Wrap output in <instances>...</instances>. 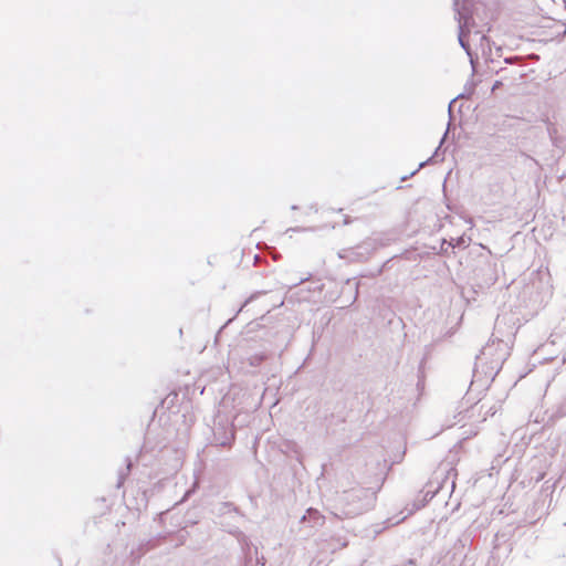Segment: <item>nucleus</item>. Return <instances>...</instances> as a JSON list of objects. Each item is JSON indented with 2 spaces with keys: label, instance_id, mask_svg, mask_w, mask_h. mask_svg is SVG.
I'll return each instance as SVG.
<instances>
[{
  "label": "nucleus",
  "instance_id": "16",
  "mask_svg": "<svg viewBox=\"0 0 566 566\" xmlns=\"http://www.w3.org/2000/svg\"><path fill=\"white\" fill-rule=\"evenodd\" d=\"M300 228H290L287 231H300Z\"/></svg>",
  "mask_w": 566,
  "mask_h": 566
},
{
  "label": "nucleus",
  "instance_id": "3",
  "mask_svg": "<svg viewBox=\"0 0 566 566\" xmlns=\"http://www.w3.org/2000/svg\"><path fill=\"white\" fill-rule=\"evenodd\" d=\"M494 343L484 346L476 356L475 366L473 369V378L471 381L472 387L488 388L494 380L504 363V353L493 357Z\"/></svg>",
  "mask_w": 566,
  "mask_h": 566
},
{
  "label": "nucleus",
  "instance_id": "10",
  "mask_svg": "<svg viewBox=\"0 0 566 566\" xmlns=\"http://www.w3.org/2000/svg\"><path fill=\"white\" fill-rule=\"evenodd\" d=\"M520 60V56H511V57H506L504 61L505 63H509V64H512V63H515Z\"/></svg>",
  "mask_w": 566,
  "mask_h": 566
},
{
  "label": "nucleus",
  "instance_id": "1",
  "mask_svg": "<svg viewBox=\"0 0 566 566\" xmlns=\"http://www.w3.org/2000/svg\"><path fill=\"white\" fill-rule=\"evenodd\" d=\"M455 19L458 21V40L460 46L465 51L470 63L474 69V54L472 53L470 41L478 43L483 53L491 51L490 39L486 36L484 27H479L471 14V0H454L453 2Z\"/></svg>",
  "mask_w": 566,
  "mask_h": 566
},
{
  "label": "nucleus",
  "instance_id": "2",
  "mask_svg": "<svg viewBox=\"0 0 566 566\" xmlns=\"http://www.w3.org/2000/svg\"><path fill=\"white\" fill-rule=\"evenodd\" d=\"M375 502L376 492L374 490L354 486L337 494L332 513L340 520L352 518L371 510Z\"/></svg>",
  "mask_w": 566,
  "mask_h": 566
},
{
  "label": "nucleus",
  "instance_id": "11",
  "mask_svg": "<svg viewBox=\"0 0 566 566\" xmlns=\"http://www.w3.org/2000/svg\"><path fill=\"white\" fill-rule=\"evenodd\" d=\"M264 292H256L254 294H252L247 301H245V304H248L249 302L255 300L259 295L263 294Z\"/></svg>",
  "mask_w": 566,
  "mask_h": 566
},
{
  "label": "nucleus",
  "instance_id": "4",
  "mask_svg": "<svg viewBox=\"0 0 566 566\" xmlns=\"http://www.w3.org/2000/svg\"><path fill=\"white\" fill-rule=\"evenodd\" d=\"M325 517L315 509H308L302 517V523H308L311 527L322 526Z\"/></svg>",
  "mask_w": 566,
  "mask_h": 566
},
{
  "label": "nucleus",
  "instance_id": "14",
  "mask_svg": "<svg viewBox=\"0 0 566 566\" xmlns=\"http://www.w3.org/2000/svg\"><path fill=\"white\" fill-rule=\"evenodd\" d=\"M501 85V82L500 81H496L492 87V90H496L499 86Z\"/></svg>",
  "mask_w": 566,
  "mask_h": 566
},
{
  "label": "nucleus",
  "instance_id": "15",
  "mask_svg": "<svg viewBox=\"0 0 566 566\" xmlns=\"http://www.w3.org/2000/svg\"><path fill=\"white\" fill-rule=\"evenodd\" d=\"M447 134H448V132H446V133L443 134V137H442V139H441V142H440V145H441V144L443 143V140L446 139Z\"/></svg>",
  "mask_w": 566,
  "mask_h": 566
},
{
  "label": "nucleus",
  "instance_id": "20",
  "mask_svg": "<svg viewBox=\"0 0 566 566\" xmlns=\"http://www.w3.org/2000/svg\"><path fill=\"white\" fill-rule=\"evenodd\" d=\"M245 305H247L245 303H244V304H242V305H241V307H240V311H243V308L245 307Z\"/></svg>",
  "mask_w": 566,
  "mask_h": 566
},
{
  "label": "nucleus",
  "instance_id": "21",
  "mask_svg": "<svg viewBox=\"0 0 566 566\" xmlns=\"http://www.w3.org/2000/svg\"><path fill=\"white\" fill-rule=\"evenodd\" d=\"M245 305H247L245 303H244V304H242V305H241V307H240V311H243V308L245 307Z\"/></svg>",
  "mask_w": 566,
  "mask_h": 566
},
{
  "label": "nucleus",
  "instance_id": "12",
  "mask_svg": "<svg viewBox=\"0 0 566 566\" xmlns=\"http://www.w3.org/2000/svg\"><path fill=\"white\" fill-rule=\"evenodd\" d=\"M428 161H429V160H426V161L420 163V164H419L418 169H417V170H415V171H412L410 175H411V176H413V175H415V174H416L420 168L424 167V165H427V164H428Z\"/></svg>",
  "mask_w": 566,
  "mask_h": 566
},
{
  "label": "nucleus",
  "instance_id": "5",
  "mask_svg": "<svg viewBox=\"0 0 566 566\" xmlns=\"http://www.w3.org/2000/svg\"><path fill=\"white\" fill-rule=\"evenodd\" d=\"M126 461H127V464H126L125 471H120L119 474H118L117 488L122 486V484L124 483L126 476L130 472L132 461L129 459H126Z\"/></svg>",
  "mask_w": 566,
  "mask_h": 566
},
{
  "label": "nucleus",
  "instance_id": "8",
  "mask_svg": "<svg viewBox=\"0 0 566 566\" xmlns=\"http://www.w3.org/2000/svg\"><path fill=\"white\" fill-rule=\"evenodd\" d=\"M264 359L263 355H255L250 359L252 366H258Z\"/></svg>",
  "mask_w": 566,
  "mask_h": 566
},
{
  "label": "nucleus",
  "instance_id": "13",
  "mask_svg": "<svg viewBox=\"0 0 566 566\" xmlns=\"http://www.w3.org/2000/svg\"><path fill=\"white\" fill-rule=\"evenodd\" d=\"M462 95H459L458 97L453 98L450 103H449V113H451V108H452V105L455 103V101L461 97Z\"/></svg>",
  "mask_w": 566,
  "mask_h": 566
},
{
  "label": "nucleus",
  "instance_id": "19",
  "mask_svg": "<svg viewBox=\"0 0 566 566\" xmlns=\"http://www.w3.org/2000/svg\"><path fill=\"white\" fill-rule=\"evenodd\" d=\"M245 305H247L245 303H244V304H242V305H241V307H240V311H243V308L245 307Z\"/></svg>",
  "mask_w": 566,
  "mask_h": 566
},
{
  "label": "nucleus",
  "instance_id": "6",
  "mask_svg": "<svg viewBox=\"0 0 566 566\" xmlns=\"http://www.w3.org/2000/svg\"><path fill=\"white\" fill-rule=\"evenodd\" d=\"M214 436L217 443L222 447L230 446L234 439V433L232 431H230V433L226 436L223 439H218L217 433H214Z\"/></svg>",
  "mask_w": 566,
  "mask_h": 566
},
{
  "label": "nucleus",
  "instance_id": "17",
  "mask_svg": "<svg viewBox=\"0 0 566 566\" xmlns=\"http://www.w3.org/2000/svg\"><path fill=\"white\" fill-rule=\"evenodd\" d=\"M439 148H440V146L434 150V156L438 155Z\"/></svg>",
  "mask_w": 566,
  "mask_h": 566
},
{
  "label": "nucleus",
  "instance_id": "9",
  "mask_svg": "<svg viewBox=\"0 0 566 566\" xmlns=\"http://www.w3.org/2000/svg\"><path fill=\"white\" fill-rule=\"evenodd\" d=\"M464 242H465V240H464L462 237H460V238H458V239H455V240H452V241L449 243V245H451L452 248L461 247L462 244H464Z\"/></svg>",
  "mask_w": 566,
  "mask_h": 566
},
{
  "label": "nucleus",
  "instance_id": "7",
  "mask_svg": "<svg viewBox=\"0 0 566 566\" xmlns=\"http://www.w3.org/2000/svg\"><path fill=\"white\" fill-rule=\"evenodd\" d=\"M220 511L221 512H230V511L237 512V507L232 503L226 502V503L221 504Z\"/></svg>",
  "mask_w": 566,
  "mask_h": 566
},
{
  "label": "nucleus",
  "instance_id": "18",
  "mask_svg": "<svg viewBox=\"0 0 566 566\" xmlns=\"http://www.w3.org/2000/svg\"><path fill=\"white\" fill-rule=\"evenodd\" d=\"M357 289H358V284L356 285V291H355L356 296H355V298L357 297V294H358Z\"/></svg>",
  "mask_w": 566,
  "mask_h": 566
}]
</instances>
